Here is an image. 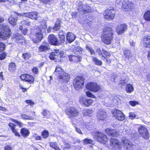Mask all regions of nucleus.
<instances>
[{"label":"nucleus","instance_id":"nucleus-28","mask_svg":"<svg viewBox=\"0 0 150 150\" xmlns=\"http://www.w3.org/2000/svg\"><path fill=\"white\" fill-rule=\"evenodd\" d=\"M105 132L109 136L113 137L116 136V130L114 129H111L109 128H107L105 130Z\"/></svg>","mask_w":150,"mask_h":150},{"label":"nucleus","instance_id":"nucleus-2","mask_svg":"<svg viewBox=\"0 0 150 150\" xmlns=\"http://www.w3.org/2000/svg\"><path fill=\"white\" fill-rule=\"evenodd\" d=\"M47 26L45 22H42L39 28L37 29L35 31V37L32 38L34 42L36 43L40 42L43 38L42 32L46 28Z\"/></svg>","mask_w":150,"mask_h":150},{"label":"nucleus","instance_id":"nucleus-45","mask_svg":"<svg viewBox=\"0 0 150 150\" xmlns=\"http://www.w3.org/2000/svg\"><path fill=\"white\" fill-rule=\"evenodd\" d=\"M31 57V54L27 53L23 54L22 56V58L25 60L28 59Z\"/></svg>","mask_w":150,"mask_h":150},{"label":"nucleus","instance_id":"nucleus-40","mask_svg":"<svg viewBox=\"0 0 150 150\" xmlns=\"http://www.w3.org/2000/svg\"><path fill=\"white\" fill-rule=\"evenodd\" d=\"M63 71V70L61 67H56V69L54 73L57 75L61 74Z\"/></svg>","mask_w":150,"mask_h":150},{"label":"nucleus","instance_id":"nucleus-34","mask_svg":"<svg viewBox=\"0 0 150 150\" xmlns=\"http://www.w3.org/2000/svg\"><path fill=\"white\" fill-rule=\"evenodd\" d=\"M144 18L146 21H150V11H147L144 13Z\"/></svg>","mask_w":150,"mask_h":150},{"label":"nucleus","instance_id":"nucleus-15","mask_svg":"<svg viewBox=\"0 0 150 150\" xmlns=\"http://www.w3.org/2000/svg\"><path fill=\"white\" fill-rule=\"evenodd\" d=\"M122 6L127 11H129L134 8V5L132 2L130 1H125L122 2Z\"/></svg>","mask_w":150,"mask_h":150},{"label":"nucleus","instance_id":"nucleus-24","mask_svg":"<svg viewBox=\"0 0 150 150\" xmlns=\"http://www.w3.org/2000/svg\"><path fill=\"white\" fill-rule=\"evenodd\" d=\"M16 125L13 123H10V128H11L13 133L16 136L20 137L21 136L19 133L18 132L17 130L15 128Z\"/></svg>","mask_w":150,"mask_h":150},{"label":"nucleus","instance_id":"nucleus-33","mask_svg":"<svg viewBox=\"0 0 150 150\" xmlns=\"http://www.w3.org/2000/svg\"><path fill=\"white\" fill-rule=\"evenodd\" d=\"M92 60L93 63L96 65H101L102 64V62L96 57H92Z\"/></svg>","mask_w":150,"mask_h":150},{"label":"nucleus","instance_id":"nucleus-13","mask_svg":"<svg viewBox=\"0 0 150 150\" xmlns=\"http://www.w3.org/2000/svg\"><path fill=\"white\" fill-rule=\"evenodd\" d=\"M70 78V75L64 72L62 75H60L59 76V81L61 83H67L69 81Z\"/></svg>","mask_w":150,"mask_h":150},{"label":"nucleus","instance_id":"nucleus-12","mask_svg":"<svg viewBox=\"0 0 150 150\" xmlns=\"http://www.w3.org/2000/svg\"><path fill=\"white\" fill-rule=\"evenodd\" d=\"M48 41L50 44L54 45H59L57 38L53 34H50L48 37Z\"/></svg>","mask_w":150,"mask_h":150},{"label":"nucleus","instance_id":"nucleus-39","mask_svg":"<svg viewBox=\"0 0 150 150\" xmlns=\"http://www.w3.org/2000/svg\"><path fill=\"white\" fill-rule=\"evenodd\" d=\"M86 7V5L83 4L81 2L80 3L78 6V10L79 11L83 12L85 7Z\"/></svg>","mask_w":150,"mask_h":150},{"label":"nucleus","instance_id":"nucleus-17","mask_svg":"<svg viewBox=\"0 0 150 150\" xmlns=\"http://www.w3.org/2000/svg\"><path fill=\"white\" fill-rule=\"evenodd\" d=\"M113 114L114 117L119 120L122 121L125 118V115L120 110H115Z\"/></svg>","mask_w":150,"mask_h":150},{"label":"nucleus","instance_id":"nucleus-7","mask_svg":"<svg viewBox=\"0 0 150 150\" xmlns=\"http://www.w3.org/2000/svg\"><path fill=\"white\" fill-rule=\"evenodd\" d=\"M66 114L70 117H72L77 116L79 112L75 107H70L66 110Z\"/></svg>","mask_w":150,"mask_h":150},{"label":"nucleus","instance_id":"nucleus-58","mask_svg":"<svg viewBox=\"0 0 150 150\" xmlns=\"http://www.w3.org/2000/svg\"><path fill=\"white\" fill-rule=\"evenodd\" d=\"M6 55V54L4 52L0 54V60H1L4 59Z\"/></svg>","mask_w":150,"mask_h":150},{"label":"nucleus","instance_id":"nucleus-9","mask_svg":"<svg viewBox=\"0 0 150 150\" xmlns=\"http://www.w3.org/2000/svg\"><path fill=\"white\" fill-rule=\"evenodd\" d=\"M95 135V139L100 142L103 143L107 141L108 139L106 135L102 133L97 132Z\"/></svg>","mask_w":150,"mask_h":150},{"label":"nucleus","instance_id":"nucleus-57","mask_svg":"<svg viewBox=\"0 0 150 150\" xmlns=\"http://www.w3.org/2000/svg\"><path fill=\"white\" fill-rule=\"evenodd\" d=\"M28 31V29L27 28H24L22 30L21 32L24 35H25L27 34Z\"/></svg>","mask_w":150,"mask_h":150},{"label":"nucleus","instance_id":"nucleus-38","mask_svg":"<svg viewBox=\"0 0 150 150\" xmlns=\"http://www.w3.org/2000/svg\"><path fill=\"white\" fill-rule=\"evenodd\" d=\"M93 112V111L91 110L86 109L83 110V113L85 116H91Z\"/></svg>","mask_w":150,"mask_h":150},{"label":"nucleus","instance_id":"nucleus-54","mask_svg":"<svg viewBox=\"0 0 150 150\" xmlns=\"http://www.w3.org/2000/svg\"><path fill=\"white\" fill-rule=\"evenodd\" d=\"M49 143L50 146L54 149L57 146L56 142H50Z\"/></svg>","mask_w":150,"mask_h":150},{"label":"nucleus","instance_id":"nucleus-19","mask_svg":"<svg viewBox=\"0 0 150 150\" xmlns=\"http://www.w3.org/2000/svg\"><path fill=\"white\" fill-rule=\"evenodd\" d=\"M79 102L82 105L87 107L91 105L93 103V101L92 99H87L83 97H81L80 98Z\"/></svg>","mask_w":150,"mask_h":150},{"label":"nucleus","instance_id":"nucleus-16","mask_svg":"<svg viewBox=\"0 0 150 150\" xmlns=\"http://www.w3.org/2000/svg\"><path fill=\"white\" fill-rule=\"evenodd\" d=\"M20 77L21 80H25L26 81L30 83V84L32 83L34 81L33 77L29 74H23L21 75Z\"/></svg>","mask_w":150,"mask_h":150},{"label":"nucleus","instance_id":"nucleus-47","mask_svg":"<svg viewBox=\"0 0 150 150\" xmlns=\"http://www.w3.org/2000/svg\"><path fill=\"white\" fill-rule=\"evenodd\" d=\"M59 45L62 43H64L65 41V37L63 35H59Z\"/></svg>","mask_w":150,"mask_h":150},{"label":"nucleus","instance_id":"nucleus-55","mask_svg":"<svg viewBox=\"0 0 150 150\" xmlns=\"http://www.w3.org/2000/svg\"><path fill=\"white\" fill-rule=\"evenodd\" d=\"M5 45L2 42H0V52L4 50Z\"/></svg>","mask_w":150,"mask_h":150},{"label":"nucleus","instance_id":"nucleus-35","mask_svg":"<svg viewBox=\"0 0 150 150\" xmlns=\"http://www.w3.org/2000/svg\"><path fill=\"white\" fill-rule=\"evenodd\" d=\"M83 50L82 48L78 46L74 48L73 52L77 54H80L82 53Z\"/></svg>","mask_w":150,"mask_h":150},{"label":"nucleus","instance_id":"nucleus-8","mask_svg":"<svg viewBox=\"0 0 150 150\" xmlns=\"http://www.w3.org/2000/svg\"><path fill=\"white\" fill-rule=\"evenodd\" d=\"M87 89L94 92H97L100 89V86L94 82L88 83L86 86Z\"/></svg>","mask_w":150,"mask_h":150},{"label":"nucleus","instance_id":"nucleus-27","mask_svg":"<svg viewBox=\"0 0 150 150\" xmlns=\"http://www.w3.org/2000/svg\"><path fill=\"white\" fill-rule=\"evenodd\" d=\"M20 132L22 136L23 137H26L28 136L30 133L29 130L25 128H22Z\"/></svg>","mask_w":150,"mask_h":150},{"label":"nucleus","instance_id":"nucleus-14","mask_svg":"<svg viewBox=\"0 0 150 150\" xmlns=\"http://www.w3.org/2000/svg\"><path fill=\"white\" fill-rule=\"evenodd\" d=\"M120 143L119 141L112 137L110 140V145L114 149L116 150L120 148Z\"/></svg>","mask_w":150,"mask_h":150},{"label":"nucleus","instance_id":"nucleus-36","mask_svg":"<svg viewBox=\"0 0 150 150\" xmlns=\"http://www.w3.org/2000/svg\"><path fill=\"white\" fill-rule=\"evenodd\" d=\"M133 90V87L132 85L130 84H128L126 85V91L127 93H130L132 92Z\"/></svg>","mask_w":150,"mask_h":150},{"label":"nucleus","instance_id":"nucleus-5","mask_svg":"<svg viewBox=\"0 0 150 150\" xmlns=\"http://www.w3.org/2000/svg\"><path fill=\"white\" fill-rule=\"evenodd\" d=\"M11 39H15V41L18 44L24 45L25 43V40L24 37L21 34L18 33L14 34Z\"/></svg>","mask_w":150,"mask_h":150},{"label":"nucleus","instance_id":"nucleus-26","mask_svg":"<svg viewBox=\"0 0 150 150\" xmlns=\"http://www.w3.org/2000/svg\"><path fill=\"white\" fill-rule=\"evenodd\" d=\"M67 40L69 43H71L75 39V37L73 34L71 32H68L66 37Z\"/></svg>","mask_w":150,"mask_h":150},{"label":"nucleus","instance_id":"nucleus-11","mask_svg":"<svg viewBox=\"0 0 150 150\" xmlns=\"http://www.w3.org/2000/svg\"><path fill=\"white\" fill-rule=\"evenodd\" d=\"M62 23V22L61 21L60 19H57L54 27L52 28L51 27H49L48 28L47 30L48 32V33L50 32L52 29L53 30V32H54L59 30L61 26Z\"/></svg>","mask_w":150,"mask_h":150},{"label":"nucleus","instance_id":"nucleus-42","mask_svg":"<svg viewBox=\"0 0 150 150\" xmlns=\"http://www.w3.org/2000/svg\"><path fill=\"white\" fill-rule=\"evenodd\" d=\"M21 117L24 120H33V117H30L28 115L25 114H21Z\"/></svg>","mask_w":150,"mask_h":150},{"label":"nucleus","instance_id":"nucleus-50","mask_svg":"<svg viewBox=\"0 0 150 150\" xmlns=\"http://www.w3.org/2000/svg\"><path fill=\"white\" fill-rule=\"evenodd\" d=\"M86 48L91 53V54H95V52L94 50L88 45H86Z\"/></svg>","mask_w":150,"mask_h":150},{"label":"nucleus","instance_id":"nucleus-3","mask_svg":"<svg viewBox=\"0 0 150 150\" xmlns=\"http://www.w3.org/2000/svg\"><path fill=\"white\" fill-rule=\"evenodd\" d=\"M85 79L83 76H78L74 79L73 85L76 90L81 89L83 86Z\"/></svg>","mask_w":150,"mask_h":150},{"label":"nucleus","instance_id":"nucleus-48","mask_svg":"<svg viewBox=\"0 0 150 150\" xmlns=\"http://www.w3.org/2000/svg\"><path fill=\"white\" fill-rule=\"evenodd\" d=\"M90 8V6L86 5V7L84 8L83 12L84 13H89L91 11Z\"/></svg>","mask_w":150,"mask_h":150},{"label":"nucleus","instance_id":"nucleus-59","mask_svg":"<svg viewBox=\"0 0 150 150\" xmlns=\"http://www.w3.org/2000/svg\"><path fill=\"white\" fill-rule=\"evenodd\" d=\"M136 116L134 112H131L129 113V117L132 119H133L134 118H135Z\"/></svg>","mask_w":150,"mask_h":150},{"label":"nucleus","instance_id":"nucleus-31","mask_svg":"<svg viewBox=\"0 0 150 150\" xmlns=\"http://www.w3.org/2000/svg\"><path fill=\"white\" fill-rule=\"evenodd\" d=\"M48 44H47L46 45H42L39 47L38 50L39 51L44 52L49 49L50 48L48 47Z\"/></svg>","mask_w":150,"mask_h":150},{"label":"nucleus","instance_id":"nucleus-21","mask_svg":"<svg viewBox=\"0 0 150 150\" xmlns=\"http://www.w3.org/2000/svg\"><path fill=\"white\" fill-rule=\"evenodd\" d=\"M142 42L143 45L145 47L148 48H150V36L144 37L142 40Z\"/></svg>","mask_w":150,"mask_h":150},{"label":"nucleus","instance_id":"nucleus-46","mask_svg":"<svg viewBox=\"0 0 150 150\" xmlns=\"http://www.w3.org/2000/svg\"><path fill=\"white\" fill-rule=\"evenodd\" d=\"M16 65L15 63L11 62L10 63V71H13L16 69Z\"/></svg>","mask_w":150,"mask_h":150},{"label":"nucleus","instance_id":"nucleus-4","mask_svg":"<svg viewBox=\"0 0 150 150\" xmlns=\"http://www.w3.org/2000/svg\"><path fill=\"white\" fill-rule=\"evenodd\" d=\"M9 36L8 27L6 25H0V38L3 40L7 39Z\"/></svg>","mask_w":150,"mask_h":150},{"label":"nucleus","instance_id":"nucleus-29","mask_svg":"<svg viewBox=\"0 0 150 150\" xmlns=\"http://www.w3.org/2000/svg\"><path fill=\"white\" fill-rule=\"evenodd\" d=\"M58 51V50H55L54 52H51L50 55V58L51 60H54L58 59L57 52Z\"/></svg>","mask_w":150,"mask_h":150},{"label":"nucleus","instance_id":"nucleus-25","mask_svg":"<svg viewBox=\"0 0 150 150\" xmlns=\"http://www.w3.org/2000/svg\"><path fill=\"white\" fill-rule=\"evenodd\" d=\"M27 17L32 19L37 20L38 18V13L36 12H28Z\"/></svg>","mask_w":150,"mask_h":150},{"label":"nucleus","instance_id":"nucleus-52","mask_svg":"<svg viewBox=\"0 0 150 150\" xmlns=\"http://www.w3.org/2000/svg\"><path fill=\"white\" fill-rule=\"evenodd\" d=\"M42 135L44 138L46 139L49 136L48 132L47 130H44L42 133Z\"/></svg>","mask_w":150,"mask_h":150},{"label":"nucleus","instance_id":"nucleus-41","mask_svg":"<svg viewBox=\"0 0 150 150\" xmlns=\"http://www.w3.org/2000/svg\"><path fill=\"white\" fill-rule=\"evenodd\" d=\"M43 116L47 118L49 117L50 115V111L46 110H43V112H42Z\"/></svg>","mask_w":150,"mask_h":150},{"label":"nucleus","instance_id":"nucleus-64","mask_svg":"<svg viewBox=\"0 0 150 150\" xmlns=\"http://www.w3.org/2000/svg\"><path fill=\"white\" fill-rule=\"evenodd\" d=\"M26 103L28 104H30V105H33L34 104L33 102H32L31 100H28L26 101Z\"/></svg>","mask_w":150,"mask_h":150},{"label":"nucleus","instance_id":"nucleus-49","mask_svg":"<svg viewBox=\"0 0 150 150\" xmlns=\"http://www.w3.org/2000/svg\"><path fill=\"white\" fill-rule=\"evenodd\" d=\"M10 120L11 121L13 122H14L16 123L18 126L20 127H22L23 126V124L21 122L18 120H15L12 118L10 119Z\"/></svg>","mask_w":150,"mask_h":150},{"label":"nucleus","instance_id":"nucleus-61","mask_svg":"<svg viewBox=\"0 0 150 150\" xmlns=\"http://www.w3.org/2000/svg\"><path fill=\"white\" fill-rule=\"evenodd\" d=\"M86 94L88 97L93 98L94 96V95H93L89 91H87L86 92Z\"/></svg>","mask_w":150,"mask_h":150},{"label":"nucleus","instance_id":"nucleus-44","mask_svg":"<svg viewBox=\"0 0 150 150\" xmlns=\"http://www.w3.org/2000/svg\"><path fill=\"white\" fill-rule=\"evenodd\" d=\"M73 125L75 127V131L77 133L81 135L83 134L81 131L78 126H76V124L74 123L73 124Z\"/></svg>","mask_w":150,"mask_h":150},{"label":"nucleus","instance_id":"nucleus-51","mask_svg":"<svg viewBox=\"0 0 150 150\" xmlns=\"http://www.w3.org/2000/svg\"><path fill=\"white\" fill-rule=\"evenodd\" d=\"M21 24L24 25L29 26L30 25V22L28 20H24L21 22Z\"/></svg>","mask_w":150,"mask_h":150},{"label":"nucleus","instance_id":"nucleus-22","mask_svg":"<svg viewBox=\"0 0 150 150\" xmlns=\"http://www.w3.org/2000/svg\"><path fill=\"white\" fill-rule=\"evenodd\" d=\"M69 58L70 61L77 62L80 61L81 59V57L73 55L69 56Z\"/></svg>","mask_w":150,"mask_h":150},{"label":"nucleus","instance_id":"nucleus-1","mask_svg":"<svg viewBox=\"0 0 150 150\" xmlns=\"http://www.w3.org/2000/svg\"><path fill=\"white\" fill-rule=\"evenodd\" d=\"M113 31L111 28H106L104 29L102 36L103 42L107 45L110 44L113 38Z\"/></svg>","mask_w":150,"mask_h":150},{"label":"nucleus","instance_id":"nucleus-37","mask_svg":"<svg viewBox=\"0 0 150 150\" xmlns=\"http://www.w3.org/2000/svg\"><path fill=\"white\" fill-rule=\"evenodd\" d=\"M58 51L57 52L58 59L63 58L65 56L66 54L63 51H60L58 50Z\"/></svg>","mask_w":150,"mask_h":150},{"label":"nucleus","instance_id":"nucleus-43","mask_svg":"<svg viewBox=\"0 0 150 150\" xmlns=\"http://www.w3.org/2000/svg\"><path fill=\"white\" fill-rule=\"evenodd\" d=\"M83 144H94V141L90 139L86 138L82 140Z\"/></svg>","mask_w":150,"mask_h":150},{"label":"nucleus","instance_id":"nucleus-32","mask_svg":"<svg viewBox=\"0 0 150 150\" xmlns=\"http://www.w3.org/2000/svg\"><path fill=\"white\" fill-rule=\"evenodd\" d=\"M124 55L126 59H129L131 58L132 55L129 50H125L124 51Z\"/></svg>","mask_w":150,"mask_h":150},{"label":"nucleus","instance_id":"nucleus-62","mask_svg":"<svg viewBox=\"0 0 150 150\" xmlns=\"http://www.w3.org/2000/svg\"><path fill=\"white\" fill-rule=\"evenodd\" d=\"M96 52L98 54L100 55H102L103 53L102 51L101 50L100 48H97L96 50Z\"/></svg>","mask_w":150,"mask_h":150},{"label":"nucleus","instance_id":"nucleus-6","mask_svg":"<svg viewBox=\"0 0 150 150\" xmlns=\"http://www.w3.org/2000/svg\"><path fill=\"white\" fill-rule=\"evenodd\" d=\"M115 14V10L113 9H107L105 11V13L104 14V18L109 20H112L113 19Z\"/></svg>","mask_w":150,"mask_h":150},{"label":"nucleus","instance_id":"nucleus-10","mask_svg":"<svg viewBox=\"0 0 150 150\" xmlns=\"http://www.w3.org/2000/svg\"><path fill=\"white\" fill-rule=\"evenodd\" d=\"M139 134L144 139H147L149 137V134L147 129L145 127L141 126L138 129Z\"/></svg>","mask_w":150,"mask_h":150},{"label":"nucleus","instance_id":"nucleus-60","mask_svg":"<svg viewBox=\"0 0 150 150\" xmlns=\"http://www.w3.org/2000/svg\"><path fill=\"white\" fill-rule=\"evenodd\" d=\"M32 71L35 74H36L38 72V69L36 67H34L32 69Z\"/></svg>","mask_w":150,"mask_h":150},{"label":"nucleus","instance_id":"nucleus-18","mask_svg":"<svg viewBox=\"0 0 150 150\" xmlns=\"http://www.w3.org/2000/svg\"><path fill=\"white\" fill-rule=\"evenodd\" d=\"M127 28V26L126 24H121L119 25L116 28V32L119 35L123 33Z\"/></svg>","mask_w":150,"mask_h":150},{"label":"nucleus","instance_id":"nucleus-30","mask_svg":"<svg viewBox=\"0 0 150 150\" xmlns=\"http://www.w3.org/2000/svg\"><path fill=\"white\" fill-rule=\"evenodd\" d=\"M17 17L13 15L10 17V24L12 26H15L16 24V21L17 20Z\"/></svg>","mask_w":150,"mask_h":150},{"label":"nucleus","instance_id":"nucleus-56","mask_svg":"<svg viewBox=\"0 0 150 150\" xmlns=\"http://www.w3.org/2000/svg\"><path fill=\"white\" fill-rule=\"evenodd\" d=\"M17 15H18V16H25L27 17V14H28V12L25 13H16Z\"/></svg>","mask_w":150,"mask_h":150},{"label":"nucleus","instance_id":"nucleus-23","mask_svg":"<svg viewBox=\"0 0 150 150\" xmlns=\"http://www.w3.org/2000/svg\"><path fill=\"white\" fill-rule=\"evenodd\" d=\"M122 143L124 144V146L127 149L130 148L132 145V143L128 139L125 138H123L122 142Z\"/></svg>","mask_w":150,"mask_h":150},{"label":"nucleus","instance_id":"nucleus-63","mask_svg":"<svg viewBox=\"0 0 150 150\" xmlns=\"http://www.w3.org/2000/svg\"><path fill=\"white\" fill-rule=\"evenodd\" d=\"M77 12H73L72 13V17L73 18H76L77 16Z\"/></svg>","mask_w":150,"mask_h":150},{"label":"nucleus","instance_id":"nucleus-20","mask_svg":"<svg viewBox=\"0 0 150 150\" xmlns=\"http://www.w3.org/2000/svg\"><path fill=\"white\" fill-rule=\"evenodd\" d=\"M97 116L99 120H103L106 117V112L103 110L100 109L98 111Z\"/></svg>","mask_w":150,"mask_h":150},{"label":"nucleus","instance_id":"nucleus-53","mask_svg":"<svg viewBox=\"0 0 150 150\" xmlns=\"http://www.w3.org/2000/svg\"><path fill=\"white\" fill-rule=\"evenodd\" d=\"M129 103L132 106H134L137 105H138L139 104L138 102L135 100L133 101H129Z\"/></svg>","mask_w":150,"mask_h":150}]
</instances>
